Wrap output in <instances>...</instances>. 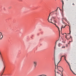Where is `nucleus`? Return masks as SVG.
Instances as JSON below:
<instances>
[{
    "label": "nucleus",
    "mask_w": 76,
    "mask_h": 76,
    "mask_svg": "<svg viewBox=\"0 0 76 76\" xmlns=\"http://www.w3.org/2000/svg\"><path fill=\"white\" fill-rule=\"evenodd\" d=\"M33 64L34 67H36L37 65V62L36 61H34L33 63Z\"/></svg>",
    "instance_id": "1"
},
{
    "label": "nucleus",
    "mask_w": 76,
    "mask_h": 76,
    "mask_svg": "<svg viewBox=\"0 0 76 76\" xmlns=\"http://www.w3.org/2000/svg\"><path fill=\"white\" fill-rule=\"evenodd\" d=\"M54 62L55 65V72H56V58H55V57H54Z\"/></svg>",
    "instance_id": "2"
},
{
    "label": "nucleus",
    "mask_w": 76,
    "mask_h": 76,
    "mask_svg": "<svg viewBox=\"0 0 76 76\" xmlns=\"http://www.w3.org/2000/svg\"><path fill=\"white\" fill-rule=\"evenodd\" d=\"M50 14H49V17H48V22H50V23H53L52 22L50 21V20H49V18H50Z\"/></svg>",
    "instance_id": "3"
},
{
    "label": "nucleus",
    "mask_w": 76,
    "mask_h": 76,
    "mask_svg": "<svg viewBox=\"0 0 76 76\" xmlns=\"http://www.w3.org/2000/svg\"><path fill=\"white\" fill-rule=\"evenodd\" d=\"M66 25H65L64 26H64L63 25H62L61 26V30H62V28H65V27H66Z\"/></svg>",
    "instance_id": "4"
},
{
    "label": "nucleus",
    "mask_w": 76,
    "mask_h": 76,
    "mask_svg": "<svg viewBox=\"0 0 76 76\" xmlns=\"http://www.w3.org/2000/svg\"><path fill=\"white\" fill-rule=\"evenodd\" d=\"M64 56H61V57L60 58V60L59 61L58 63L57 64V65L58 64V63H60V61H61V59L63 57H64Z\"/></svg>",
    "instance_id": "5"
},
{
    "label": "nucleus",
    "mask_w": 76,
    "mask_h": 76,
    "mask_svg": "<svg viewBox=\"0 0 76 76\" xmlns=\"http://www.w3.org/2000/svg\"><path fill=\"white\" fill-rule=\"evenodd\" d=\"M71 38V37H70L69 38V36L68 35H66V38L67 39H69Z\"/></svg>",
    "instance_id": "6"
},
{
    "label": "nucleus",
    "mask_w": 76,
    "mask_h": 76,
    "mask_svg": "<svg viewBox=\"0 0 76 76\" xmlns=\"http://www.w3.org/2000/svg\"><path fill=\"white\" fill-rule=\"evenodd\" d=\"M58 65H57V69L58 70V69L61 68V66H57Z\"/></svg>",
    "instance_id": "7"
},
{
    "label": "nucleus",
    "mask_w": 76,
    "mask_h": 76,
    "mask_svg": "<svg viewBox=\"0 0 76 76\" xmlns=\"http://www.w3.org/2000/svg\"><path fill=\"white\" fill-rule=\"evenodd\" d=\"M62 3V9H63V6H64V1L63 0H61Z\"/></svg>",
    "instance_id": "8"
},
{
    "label": "nucleus",
    "mask_w": 76,
    "mask_h": 76,
    "mask_svg": "<svg viewBox=\"0 0 76 76\" xmlns=\"http://www.w3.org/2000/svg\"><path fill=\"white\" fill-rule=\"evenodd\" d=\"M2 38H3V35H1H1H0V39H2Z\"/></svg>",
    "instance_id": "9"
},
{
    "label": "nucleus",
    "mask_w": 76,
    "mask_h": 76,
    "mask_svg": "<svg viewBox=\"0 0 76 76\" xmlns=\"http://www.w3.org/2000/svg\"><path fill=\"white\" fill-rule=\"evenodd\" d=\"M53 18H54V17L52 16L51 17V18L50 19V21L51 22L52 20H53Z\"/></svg>",
    "instance_id": "10"
},
{
    "label": "nucleus",
    "mask_w": 76,
    "mask_h": 76,
    "mask_svg": "<svg viewBox=\"0 0 76 76\" xmlns=\"http://www.w3.org/2000/svg\"><path fill=\"white\" fill-rule=\"evenodd\" d=\"M53 20L55 23H57V22L54 19H55V18L53 17Z\"/></svg>",
    "instance_id": "11"
},
{
    "label": "nucleus",
    "mask_w": 76,
    "mask_h": 76,
    "mask_svg": "<svg viewBox=\"0 0 76 76\" xmlns=\"http://www.w3.org/2000/svg\"><path fill=\"white\" fill-rule=\"evenodd\" d=\"M65 60L66 61V62L67 63H68V65L69 66H70V65H69V63H68V62H67V60H66V59H65Z\"/></svg>",
    "instance_id": "12"
},
{
    "label": "nucleus",
    "mask_w": 76,
    "mask_h": 76,
    "mask_svg": "<svg viewBox=\"0 0 76 76\" xmlns=\"http://www.w3.org/2000/svg\"><path fill=\"white\" fill-rule=\"evenodd\" d=\"M59 70V71H60V72H61V74H62V76H63V72H61L60 71V70Z\"/></svg>",
    "instance_id": "13"
},
{
    "label": "nucleus",
    "mask_w": 76,
    "mask_h": 76,
    "mask_svg": "<svg viewBox=\"0 0 76 76\" xmlns=\"http://www.w3.org/2000/svg\"><path fill=\"white\" fill-rule=\"evenodd\" d=\"M4 69H5V67H4V69H3L4 71L3 72V73L4 72Z\"/></svg>",
    "instance_id": "14"
},
{
    "label": "nucleus",
    "mask_w": 76,
    "mask_h": 76,
    "mask_svg": "<svg viewBox=\"0 0 76 76\" xmlns=\"http://www.w3.org/2000/svg\"><path fill=\"white\" fill-rule=\"evenodd\" d=\"M58 8H59V7H58L57 9L55 11H54V12H55L56 11V12H57V9H58Z\"/></svg>",
    "instance_id": "15"
},
{
    "label": "nucleus",
    "mask_w": 76,
    "mask_h": 76,
    "mask_svg": "<svg viewBox=\"0 0 76 76\" xmlns=\"http://www.w3.org/2000/svg\"><path fill=\"white\" fill-rule=\"evenodd\" d=\"M69 33L68 34H70L71 33V31H70V28H69Z\"/></svg>",
    "instance_id": "16"
},
{
    "label": "nucleus",
    "mask_w": 76,
    "mask_h": 76,
    "mask_svg": "<svg viewBox=\"0 0 76 76\" xmlns=\"http://www.w3.org/2000/svg\"><path fill=\"white\" fill-rule=\"evenodd\" d=\"M58 47H60V46H61V45H60V44H58Z\"/></svg>",
    "instance_id": "17"
},
{
    "label": "nucleus",
    "mask_w": 76,
    "mask_h": 76,
    "mask_svg": "<svg viewBox=\"0 0 76 76\" xmlns=\"http://www.w3.org/2000/svg\"><path fill=\"white\" fill-rule=\"evenodd\" d=\"M54 11H53L52 12H51V13H50L49 15H50V14H51V13H54Z\"/></svg>",
    "instance_id": "18"
},
{
    "label": "nucleus",
    "mask_w": 76,
    "mask_h": 76,
    "mask_svg": "<svg viewBox=\"0 0 76 76\" xmlns=\"http://www.w3.org/2000/svg\"><path fill=\"white\" fill-rule=\"evenodd\" d=\"M56 27H57V28H58V30H59V27H58V26H56Z\"/></svg>",
    "instance_id": "19"
},
{
    "label": "nucleus",
    "mask_w": 76,
    "mask_h": 76,
    "mask_svg": "<svg viewBox=\"0 0 76 76\" xmlns=\"http://www.w3.org/2000/svg\"><path fill=\"white\" fill-rule=\"evenodd\" d=\"M53 24H54V25H55V26L56 27L57 26V25H56V24H54L53 23Z\"/></svg>",
    "instance_id": "20"
},
{
    "label": "nucleus",
    "mask_w": 76,
    "mask_h": 76,
    "mask_svg": "<svg viewBox=\"0 0 76 76\" xmlns=\"http://www.w3.org/2000/svg\"><path fill=\"white\" fill-rule=\"evenodd\" d=\"M62 48H65V47L63 46Z\"/></svg>",
    "instance_id": "21"
},
{
    "label": "nucleus",
    "mask_w": 76,
    "mask_h": 76,
    "mask_svg": "<svg viewBox=\"0 0 76 76\" xmlns=\"http://www.w3.org/2000/svg\"><path fill=\"white\" fill-rule=\"evenodd\" d=\"M71 71H72V73H73V71H72V70H71Z\"/></svg>",
    "instance_id": "22"
},
{
    "label": "nucleus",
    "mask_w": 76,
    "mask_h": 76,
    "mask_svg": "<svg viewBox=\"0 0 76 76\" xmlns=\"http://www.w3.org/2000/svg\"><path fill=\"white\" fill-rule=\"evenodd\" d=\"M64 57L65 59H66V56H64Z\"/></svg>",
    "instance_id": "23"
},
{
    "label": "nucleus",
    "mask_w": 76,
    "mask_h": 76,
    "mask_svg": "<svg viewBox=\"0 0 76 76\" xmlns=\"http://www.w3.org/2000/svg\"><path fill=\"white\" fill-rule=\"evenodd\" d=\"M72 4H73V5H75V4H74V3H73Z\"/></svg>",
    "instance_id": "24"
},
{
    "label": "nucleus",
    "mask_w": 76,
    "mask_h": 76,
    "mask_svg": "<svg viewBox=\"0 0 76 76\" xmlns=\"http://www.w3.org/2000/svg\"><path fill=\"white\" fill-rule=\"evenodd\" d=\"M67 45H66V47H67Z\"/></svg>",
    "instance_id": "25"
},
{
    "label": "nucleus",
    "mask_w": 76,
    "mask_h": 76,
    "mask_svg": "<svg viewBox=\"0 0 76 76\" xmlns=\"http://www.w3.org/2000/svg\"><path fill=\"white\" fill-rule=\"evenodd\" d=\"M60 33H59V36H60Z\"/></svg>",
    "instance_id": "26"
},
{
    "label": "nucleus",
    "mask_w": 76,
    "mask_h": 76,
    "mask_svg": "<svg viewBox=\"0 0 76 76\" xmlns=\"http://www.w3.org/2000/svg\"><path fill=\"white\" fill-rule=\"evenodd\" d=\"M1 57L2 58H3V57H2V56H1Z\"/></svg>",
    "instance_id": "27"
},
{
    "label": "nucleus",
    "mask_w": 76,
    "mask_h": 76,
    "mask_svg": "<svg viewBox=\"0 0 76 76\" xmlns=\"http://www.w3.org/2000/svg\"><path fill=\"white\" fill-rule=\"evenodd\" d=\"M3 73H2V75H1V76H2V75H3Z\"/></svg>",
    "instance_id": "28"
},
{
    "label": "nucleus",
    "mask_w": 76,
    "mask_h": 76,
    "mask_svg": "<svg viewBox=\"0 0 76 76\" xmlns=\"http://www.w3.org/2000/svg\"><path fill=\"white\" fill-rule=\"evenodd\" d=\"M55 14L56 15H57V12H56V13Z\"/></svg>",
    "instance_id": "29"
},
{
    "label": "nucleus",
    "mask_w": 76,
    "mask_h": 76,
    "mask_svg": "<svg viewBox=\"0 0 76 76\" xmlns=\"http://www.w3.org/2000/svg\"><path fill=\"white\" fill-rule=\"evenodd\" d=\"M70 69H71V68L70 67Z\"/></svg>",
    "instance_id": "30"
},
{
    "label": "nucleus",
    "mask_w": 76,
    "mask_h": 76,
    "mask_svg": "<svg viewBox=\"0 0 76 76\" xmlns=\"http://www.w3.org/2000/svg\"><path fill=\"white\" fill-rule=\"evenodd\" d=\"M55 76H56V74H55Z\"/></svg>",
    "instance_id": "31"
},
{
    "label": "nucleus",
    "mask_w": 76,
    "mask_h": 76,
    "mask_svg": "<svg viewBox=\"0 0 76 76\" xmlns=\"http://www.w3.org/2000/svg\"><path fill=\"white\" fill-rule=\"evenodd\" d=\"M5 8H4V9Z\"/></svg>",
    "instance_id": "32"
},
{
    "label": "nucleus",
    "mask_w": 76,
    "mask_h": 76,
    "mask_svg": "<svg viewBox=\"0 0 76 76\" xmlns=\"http://www.w3.org/2000/svg\"><path fill=\"white\" fill-rule=\"evenodd\" d=\"M70 69L71 70H72V69Z\"/></svg>",
    "instance_id": "33"
},
{
    "label": "nucleus",
    "mask_w": 76,
    "mask_h": 76,
    "mask_svg": "<svg viewBox=\"0 0 76 76\" xmlns=\"http://www.w3.org/2000/svg\"><path fill=\"white\" fill-rule=\"evenodd\" d=\"M62 70V72H63V70Z\"/></svg>",
    "instance_id": "34"
},
{
    "label": "nucleus",
    "mask_w": 76,
    "mask_h": 76,
    "mask_svg": "<svg viewBox=\"0 0 76 76\" xmlns=\"http://www.w3.org/2000/svg\"><path fill=\"white\" fill-rule=\"evenodd\" d=\"M73 73H74V74H75V73H73Z\"/></svg>",
    "instance_id": "35"
},
{
    "label": "nucleus",
    "mask_w": 76,
    "mask_h": 76,
    "mask_svg": "<svg viewBox=\"0 0 76 76\" xmlns=\"http://www.w3.org/2000/svg\"><path fill=\"white\" fill-rule=\"evenodd\" d=\"M0 37L1 38V37Z\"/></svg>",
    "instance_id": "36"
},
{
    "label": "nucleus",
    "mask_w": 76,
    "mask_h": 76,
    "mask_svg": "<svg viewBox=\"0 0 76 76\" xmlns=\"http://www.w3.org/2000/svg\"><path fill=\"white\" fill-rule=\"evenodd\" d=\"M59 9H60V8H59Z\"/></svg>",
    "instance_id": "37"
}]
</instances>
